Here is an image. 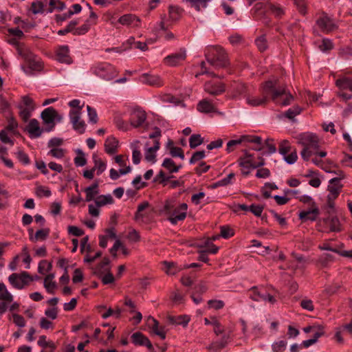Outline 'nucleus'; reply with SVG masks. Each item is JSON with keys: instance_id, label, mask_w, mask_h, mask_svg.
<instances>
[{"instance_id": "obj_5", "label": "nucleus", "mask_w": 352, "mask_h": 352, "mask_svg": "<svg viewBox=\"0 0 352 352\" xmlns=\"http://www.w3.org/2000/svg\"><path fill=\"white\" fill-rule=\"evenodd\" d=\"M91 72L98 77L110 80L113 79L118 74L115 67L108 63H98L92 65Z\"/></svg>"}, {"instance_id": "obj_12", "label": "nucleus", "mask_w": 352, "mask_h": 352, "mask_svg": "<svg viewBox=\"0 0 352 352\" xmlns=\"http://www.w3.org/2000/svg\"><path fill=\"white\" fill-rule=\"evenodd\" d=\"M336 85L339 88L338 96L343 100L347 101L352 98L351 94L346 93L345 91L349 90L352 92V79L348 77H343L336 80Z\"/></svg>"}, {"instance_id": "obj_7", "label": "nucleus", "mask_w": 352, "mask_h": 352, "mask_svg": "<svg viewBox=\"0 0 352 352\" xmlns=\"http://www.w3.org/2000/svg\"><path fill=\"white\" fill-rule=\"evenodd\" d=\"M250 298L257 302H268L274 305L276 300L275 297L267 292L266 289L263 287H253L249 291Z\"/></svg>"}, {"instance_id": "obj_56", "label": "nucleus", "mask_w": 352, "mask_h": 352, "mask_svg": "<svg viewBox=\"0 0 352 352\" xmlns=\"http://www.w3.org/2000/svg\"><path fill=\"white\" fill-rule=\"evenodd\" d=\"M190 321V317L187 315L179 316L171 318V322L176 324L186 326Z\"/></svg>"}, {"instance_id": "obj_13", "label": "nucleus", "mask_w": 352, "mask_h": 352, "mask_svg": "<svg viewBox=\"0 0 352 352\" xmlns=\"http://www.w3.org/2000/svg\"><path fill=\"white\" fill-rule=\"evenodd\" d=\"M160 144L158 140H155L151 142L148 141L145 144L144 157L148 162L152 164L156 162V153L160 149Z\"/></svg>"}, {"instance_id": "obj_39", "label": "nucleus", "mask_w": 352, "mask_h": 352, "mask_svg": "<svg viewBox=\"0 0 352 352\" xmlns=\"http://www.w3.org/2000/svg\"><path fill=\"white\" fill-rule=\"evenodd\" d=\"M92 160L96 164V175L99 176L107 169V163L96 155H93Z\"/></svg>"}, {"instance_id": "obj_20", "label": "nucleus", "mask_w": 352, "mask_h": 352, "mask_svg": "<svg viewBox=\"0 0 352 352\" xmlns=\"http://www.w3.org/2000/svg\"><path fill=\"white\" fill-rule=\"evenodd\" d=\"M118 21L122 25L133 28H140L142 22L138 16L130 13L122 15Z\"/></svg>"}, {"instance_id": "obj_46", "label": "nucleus", "mask_w": 352, "mask_h": 352, "mask_svg": "<svg viewBox=\"0 0 352 352\" xmlns=\"http://www.w3.org/2000/svg\"><path fill=\"white\" fill-rule=\"evenodd\" d=\"M162 166L166 168L170 173H177L181 167V166H176L173 160L170 158L164 159Z\"/></svg>"}, {"instance_id": "obj_28", "label": "nucleus", "mask_w": 352, "mask_h": 352, "mask_svg": "<svg viewBox=\"0 0 352 352\" xmlns=\"http://www.w3.org/2000/svg\"><path fill=\"white\" fill-rule=\"evenodd\" d=\"M241 137L243 142H246L254 144L252 148L253 150L260 151L263 148V145L262 144V140L261 137L252 135H244Z\"/></svg>"}, {"instance_id": "obj_49", "label": "nucleus", "mask_w": 352, "mask_h": 352, "mask_svg": "<svg viewBox=\"0 0 352 352\" xmlns=\"http://www.w3.org/2000/svg\"><path fill=\"white\" fill-rule=\"evenodd\" d=\"M91 26V23L89 20H86L85 23L81 26L76 28V29L74 30V35H83L86 34L90 29Z\"/></svg>"}, {"instance_id": "obj_52", "label": "nucleus", "mask_w": 352, "mask_h": 352, "mask_svg": "<svg viewBox=\"0 0 352 352\" xmlns=\"http://www.w3.org/2000/svg\"><path fill=\"white\" fill-rule=\"evenodd\" d=\"M287 342L285 340H279L274 342L272 344V349L273 352H283L287 347Z\"/></svg>"}, {"instance_id": "obj_62", "label": "nucleus", "mask_w": 352, "mask_h": 352, "mask_svg": "<svg viewBox=\"0 0 352 352\" xmlns=\"http://www.w3.org/2000/svg\"><path fill=\"white\" fill-rule=\"evenodd\" d=\"M19 161L24 165H28L30 163L28 155L21 150H19L16 153Z\"/></svg>"}, {"instance_id": "obj_40", "label": "nucleus", "mask_w": 352, "mask_h": 352, "mask_svg": "<svg viewBox=\"0 0 352 352\" xmlns=\"http://www.w3.org/2000/svg\"><path fill=\"white\" fill-rule=\"evenodd\" d=\"M317 328L318 330L314 333L313 338L306 340L302 342V344L304 347L308 348L315 344L318 341V338L324 334L323 328L322 327L318 326Z\"/></svg>"}, {"instance_id": "obj_58", "label": "nucleus", "mask_w": 352, "mask_h": 352, "mask_svg": "<svg viewBox=\"0 0 352 352\" xmlns=\"http://www.w3.org/2000/svg\"><path fill=\"white\" fill-rule=\"evenodd\" d=\"M12 318L13 322L15 324V325L20 328L24 327L26 324L25 318L22 316H21L18 314H15V313L12 314Z\"/></svg>"}, {"instance_id": "obj_2", "label": "nucleus", "mask_w": 352, "mask_h": 352, "mask_svg": "<svg viewBox=\"0 0 352 352\" xmlns=\"http://www.w3.org/2000/svg\"><path fill=\"white\" fill-rule=\"evenodd\" d=\"M298 142L303 146L300 152L304 161H309L316 166L324 168L322 158L327 156V152L320 149V140L312 133L307 132L298 135Z\"/></svg>"}, {"instance_id": "obj_38", "label": "nucleus", "mask_w": 352, "mask_h": 352, "mask_svg": "<svg viewBox=\"0 0 352 352\" xmlns=\"http://www.w3.org/2000/svg\"><path fill=\"white\" fill-rule=\"evenodd\" d=\"M13 295L8 291L6 285L0 283V301L1 303H6V302H12Z\"/></svg>"}, {"instance_id": "obj_37", "label": "nucleus", "mask_w": 352, "mask_h": 352, "mask_svg": "<svg viewBox=\"0 0 352 352\" xmlns=\"http://www.w3.org/2000/svg\"><path fill=\"white\" fill-rule=\"evenodd\" d=\"M197 110L202 113H210L215 111V107L210 101L203 99L198 103Z\"/></svg>"}, {"instance_id": "obj_15", "label": "nucleus", "mask_w": 352, "mask_h": 352, "mask_svg": "<svg viewBox=\"0 0 352 352\" xmlns=\"http://www.w3.org/2000/svg\"><path fill=\"white\" fill-rule=\"evenodd\" d=\"M55 58L60 63L70 65L73 63L72 58L70 56L69 48L67 45H60L55 51Z\"/></svg>"}, {"instance_id": "obj_48", "label": "nucleus", "mask_w": 352, "mask_h": 352, "mask_svg": "<svg viewBox=\"0 0 352 352\" xmlns=\"http://www.w3.org/2000/svg\"><path fill=\"white\" fill-rule=\"evenodd\" d=\"M328 224L332 232H339L341 230L340 222L337 217H332L328 220Z\"/></svg>"}, {"instance_id": "obj_59", "label": "nucleus", "mask_w": 352, "mask_h": 352, "mask_svg": "<svg viewBox=\"0 0 352 352\" xmlns=\"http://www.w3.org/2000/svg\"><path fill=\"white\" fill-rule=\"evenodd\" d=\"M87 111L89 122L92 124H96L98 122V115L96 111L89 105L87 106Z\"/></svg>"}, {"instance_id": "obj_1", "label": "nucleus", "mask_w": 352, "mask_h": 352, "mask_svg": "<svg viewBox=\"0 0 352 352\" xmlns=\"http://www.w3.org/2000/svg\"><path fill=\"white\" fill-rule=\"evenodd\" d=\"M271 95L272 100L277 104L287 106L291 103L293 97L285 87H280L277 80L267 81L262 87V96H257L248 94L245 95L246 103L252 107L264 105L267 97Z\"/></svg>"}, {"instance_id": "obj_16", "label": "nucleus", "mask_w": 352, "mask_h": 352, "mask_svg": "<svg viewBox=\"0 0 352 352\" xmlns=\"http://www.w3.org/2000/svg\"><path fill=\"white\" fill-rule=\"evenodd\" d=\"M334 173L337 174L339 177H334L329 180L327 190L329 194L339 196L342 188L340 180L344 177V174L342 170H338V173L334 172Z\"/></svg>"}, {"instance_id": "obj_22", "label": "nucleus", "mask_w": 352, "mask_h": 352, "mask_svg": "<svg viewBox=\"0 0 352 352\" xmlns=\"http://www.w3.org/2000/svg\"><path fill=\"white\" fill-rule=\"evenodd\" d=\"M224 85L215 80L208 81L204 85V91L212 96L220 95L225 91Z\"/></svg>"}, {"instance_id": "obj_17", "label": "nucleus", "mask_w": 352, "mask_h": 352, "mask_svg": "<svg viewBox=\"0 0 352 352\" xmlns=\"http://www.w3.org/2000/svg\"><path fill=\"white\" fill-rule=\"evenodd\" d=\"M186 58V51L181 49L179 52L166 56L164 62L170 67H175L181 64Z\"/></svg>"}, {"instance_id": "obj_26", "label": "nucleus", "mask_w": 352, "mask_h": 352, "mask_svg": "<svg viewBox=\"0 0 352 352\" xmlns=\"http://www.w3.org/2000/svg\"><path fill=\"white\" fill-rule=\"evenodd\" d=\"M132 342L135 345L145 346L148 349H153V345L148 338L140 332H135L131 336Z\"/></svg>"}, {"instance_id": "obj_44", "label": "nucleus", "mask_w": 352, "mask_h": 352, "mask_svg": "<svg viewBox=\"0 0 352 352\" xmlns=\"http://www.w3.org/2000/svg\"><path fill=\"white\" fill-rule=\"evenodd\" d=\"M150 328L152 329L153 333L158 336L162 340L166 338V333L165 327L160 326L157 320L152 324Z\"/></svg>"}, {"instance_id": "obj_61", "label": "nucleus", "mask_w": 352, "mask_h": 352, "mask_svg": "<svg viewBox=\"0 0 352 352\" xmlns=\"http://www.w3.org/2000/svg\"><path fill=\"white\" fill-rule=\"evenodd\" d=\"M208 305L209 309L219 310L222 309L224 307L225 304L224 302L221 300H210L208 302Z\"/></svg>"}, {"instance_id": "obj_36", "label": "nucleus", "mask_w": 352, "mask_h": 352, "mask_svg": "<svg viewBox=\"0 0 352 352\" xmlns=\"http://www.w3.org/2000/svg\"><path fill=\"white\" fill-rule=\"evenodd\" d=\"M149 204L148 201H144L138 206L137 212L135 215L136 221H143L144 218L147 216L146 210L148 208Z\"/></svg>"}, {"instance_id": "obj_21", "label": "nucleus", "mask_w": 352, "mask_h": 352, "mask_svg": "<svg viewBox=\"0 0 352 352\" xmlns=\"http://www.w3.org/2000/svg\"><path fill=\"white\" fill-rule=\"evenodd\" d=\"M138 80L142 84L150 86L160 87L163 85V81L160 76L150 73L141 74L138 78Z\"/></svg>"}, {"instance_id": "obj_64", "label": "nucleus", "mask_w": 352, "mask_h": 352, "mask_svg": "<svg viewBox=\"0 0 352 352\" xmlns=\"http://www.w3.org/2000/svg\"><path fill=\"white\" fill-rule=\"evenodd\" d=\"M302 109L300 107L296 106L293 107L292 108L289 109L285 112V116L288 118L289 119H293L295 116L300 114Z\"/></svg>"}, {"instance_id": "obj_4", "label": "nucleus", "mask_w": 352, "mask_h": 352, "mask_svg": "<svg viewBox=\"0 0 352 352\" xmlns=\"http://www.w3.org/2000/svg\"><path fill=\"white\" fill-rule=\"evenodd\" d=\"M264 164L265 160L263 157H258V160H256L255 157L247 151L239 160V165L241 168V173L244 175H248L252 169L262 166Z\"/></svg>"}, {"instance_id": "obj_34", "label": "nucleus", "mask_w": 352, "mask_h": 352, "mask_svg": "<svg viewBox=\"0 0 352 352\" xmlns=\"http://www.w3.org/2000/svg\"><path fill=\"white\" fill-rule=\"evenodd\" d=\"M120 250L122 253L127 256L129 254V250L119 240L116 239L113 247L109 250L110 253L113 257H116L118 250Z\"/></svg>"}, {"instance_id": "obj_53", "label": "nucleus", "mask_w": 352, "mask_h": 352, "mask_svg": "<svg viewBox=\"0 0 352 352\" xmlns=\"http://www.w3.org/2000/svg\"><path fill=\"white\" fill-rule=\"evenodd\" d=\"M234 230L228 226H221L220 228V236L224 239H229L234 236Z\"/></svg>"}, {"instance_id": "obj_55", "label": "nucleus", "mask_w": 352, "mask_h": 352, "mask_svg": "<svg viewBox=\"0 0 352 352\" xmlns=\"http://www.w3.org/2000/svg\"><path fill=\"white\" fill-rule=\"evenodd\" d=\"M65 151L62 148H52L47 153V155H50L57 159H61L65 155Z\"/></svg>"}, {"instance_id": "obj_51", "label": "nucleus", "mask_w": 352, "mask_h": 352, "mask_svg": "<svg viewBox=\"0 0 352 352\" xmlns=\"http://www.w3.org/2000/svg\"><path fill=\"white\" fill-rule=\"evenodd\" d=\"M52 264L46 260H42L39 262L38 266V272L41 274H45L52 269Z\"/></svg>"}, {"instance_id": "obj_6", "label": "nucleus", "mask_w": 352, "mask_h": 352, "mask_svg": "<svg viewBox=\"0 0 352 352\" xmlns=\"http://www.w3.org/2000/svg\"><path fill=\"white\" fill-rule=\"evenodd\" d=\"M33 280L34 278L27 272L13 273L8 276L10 284L19 290L24 289Z\"/></svg>"}, {"instance_id": "obj_63", "label": "nucleus", "mask_w": 352, "mask_h": 352, "mask_svg": "<svg viewBox=\"0 0 352 352\" xmlns=\"http://www.w3.org/2000/svg\"><path fill=\"white\" fill-rule=\"evenodd\" d=\"M78 155L74 158V163L77 166H83L87 164V159L82 151L78 150Z\"/></svg>"}, {"instance_id": "obj_14", "label": "nucleus", "mask_w": 352, "mask_h": 352, "mask_svg": "<svg viewBox=\"0 0 352 352\" xmlns=\"http://www.w3.org/2000/svg\"><path fill=\"white\" fill-rule=\"evenodd\" d=\"M41 118L45 124L50 125L52 129L55 121L60 122L63 120V116L59 115L54 108L48 107L41 113Z\"/></svg>"}, {"instance_id": "obj_35", "label": "nucleus", "mask_w": 352, "mask_h": 352, "mask_svg": "<svg viewBox=\"0 0 352 352\" xmlns=\"http://www.w3.org/2000/svg\"><path fill=\"white\" fill-rule=\"evenodd\" d=\"M33 230H30V239L32 241H44L45 240L50 234V230L48 228H43L38 230L36 232L35 234L32 236Z\"/></svg>"}, {"instance_id": "obj_45", "label": "nucleus", "mask_w": 352, "mask_h": 352, "mask_svg": "<svg viewBox=\"0 0 352 352\" xmlns=\"http://www.w3.org/2000/svg\"><path fill=\"white\" fill-rule=\"evenodd\" d=\"M223 50L219 46H208L205 51V56L206 57L207 60L208 61V58L216 57L218 54L221 53Z\"/></svg>"}, {"instance_id": "obj_54", "label": "nucleus", "mask_w": 352, "mask_h": 352, "mask_svg": "<svg viewBox=\"0 0 352 352\" xmlns=\"http://www.w3.org/2000/svg\"><path fill=\"white\" fill-rule=\"evenodd\" d=\"M203 143V138L199 134H193L189 139L190 146L195 148Z\"/></svg>"}, {"instance_id": "obj_23", "label": "nucleus", "mask_w": 352, "mask_h": 352, "mask_svg": "<svg viewBox=\"0 0 352 352\" xmlns=\"http://www.w3.org/2000/svg\"><path fill=\"white\" fill-rule=\"evenodd\" d=\"M316 25L323 32H329L336 27L333 19L325 14H323L317 19Z\"/></svg>"}, {"instance_id": "obj_18", "label": "nucleus", "mask_w": 352, "mask_h": 352, "mask_svg": "<svg viewBox=\"0 0 352 352\" xmlns=\"http://www.w3.org/2000/svg\"><path fill=\"white\" fill-rule=\"evenodd\" d=\"M27 66H21V69L24 73L28 76H32L35 72H40L43 67V65L41 59L35 56L32 60L26 62Z\"/></svg>"}, {"instance_id": "obj_43", "label": "nucleus", "mask_w": 352, "mask_h": 352, "mask_svg": "<svg viewBox=\"0 0 352 352\" xmlns=\"http://www.w3.org/2000/svg\"><path fill=\"white\" fill-rule=\"evenodd\" d=\"M163 265H164L163 270L168 275H175L182 270V267H178L174 263L164 261Z\"/></svg>"}, {"instance_id": "obj_29", "label": "nucleus", "mask_w": 352, "mask_h": 352, "mask_svg": "<svg viewBox=\"0 0 352 352\" xmlns=\"http://www.w3.org/2000/svg\"><path fill=\"white\" fill-rule=\"evenodd\" d=\"M85 192L86 194V201L89 202L93 200L95 201V199L98 196L99 194L98 182L96 181L91 186L87 187L85 189Z\"/></svg>"}, {"instance_id": "obj_9", "label": "nucleus", "mask_w": 352, "mask_h": 352, "mask_svg": "<svg viewBox=\"0 0 352 352\" xmlns=\"http://www.w3.org/2000/svg\"><path fill=\"white\" fill-rule=\"evenodd\" d=\"M115 162L120 167L119 170L111 168L109 170V177L112 180L118 179L120 176L125 175L131 171V167L126 164L124 157L118 155L114 157Z\"/></svg>"}, {"instance_id": "obj_47", "label": "nucleus", "mask_w": 352, "mask_h": 352, "mask_svg": "<svg viewBox=\"0 0 352 352\" xmlns=\"http://www.w3.org/2000/svg\"><path fill=\"white\" fill-rule=\"evenodd\" d=\"M182 12V11L179 7L170 6L168 10L170 20L173 21L178 20L181 16Z\"/></svg>"}, {"instance_id": "obj_24", "label": "nucleus", "mask_w": 352, "mask_h": 352, "mask_svg": "<svg viewBox=\"0 0 352 352\" xmlns=\"http://www.w3.org/2000/svg\"><path fill=\"white\" fill-rule=\"evenodd\" d=\"M320 214V210L317 205L311 206L308 210H302L298 214L299 219L302 221H314Z\"/></svg>"}, {"instance_id": "obj_10", "label": "nucleus", "mask_w": 352, "mask_h": 352, "mask_svg": "<svg viewBox=\"0 0 352 352\" xmlns=\"http://www.w3.org/2000/svg\"><path fill=\"white\" fill-rule=\"evenodd\" d=\"M19 115L22 120L27 121L35 109L33 100L28 96H24L21 98V102L19 105Z\"/></svg>"}, {"instance_id": "obj_11", "label": "nucleus", "mask_w": 352, "mask_h": 352, "mask_svg": "<svg viewBox=\"0 0 352 352\" xmlns=\"http://www.w3.org/2000/svg\"><path fill=\"white\" fill-rule=\"evenodd\" d=\"M69 118L73 129L80 134L84 133L87 125L85 122L82 119V112H79L77 110H70L69 112Z\"/></svg>"}, {"instance_id": "obj_33", "label": "nucleus", "mask_w": 352, "mask_h": 352, "mask_svg": "<svg viewBox=\"0 0 352 352\" xmlns=\"http://www.w3.org/2000/svg\"><path fill=\"white\" fill-rule=\"evenodd\" d=\"M140 141L135 140L131 144V148L132 149V160L135 164H138L142 159V154L140 148Z\"/></svg>"}, {"instance_id": "obj_27", "label": "nucleus", "mask_w": 352, "mask_h": 352, "mask_svg": "<svg viewBox=\"0 0 352 352\" xmlns=\"http://www.w3.org/2000/svg\"><path fill=\"white\" fill-rule=\"evenodd\" d=\"M208 63L215 68H221L228 65L227 55L225 52L218 54L216 57L208 58Z\"/></svg>"}, {"instance_id": "obj_3", "label": "nucleus", "mask_w": 352, "mask_h": 352, "mask_svg": "<svg viewBox=\"0 0 352 352\" xmlns=\"http://www.w3.org/2000/svg\"><path fill=\"white\" fill-rule=\"evenodd\" d=\"M187 210L188 205L185 203L177 204L174 200H168L164 204V211L168 215V219L173 225L184 220Z\"/></svg>"}, {"instance_id": "obj_32", "label": "nucleus", "mask_w": 352, "mask_h": 352, "mask_svg": "<svg viewBox=\"0 0 352 352\" xmlns=\"http://www.w3.org/2000/svg\"><path fill=\"white\" fill-rule=\"evenodd\" d=\"M55 274L53 273L47 275L44 279V287L46 291L50 294H53L57 288V284L54 280Z\"/></svg>"}, {"instance_id": "obj_19", "label": "nucleus", "mask_w": 352, "mask_h": 352, "mask_svg": "<svg viewBox=\"0 0 352 352\" xmlns=\"http://www.w3.org/2000/svg\"><path fill=\"white\" fill-rule=\"evenodd\" d=\"M146 118V116L145 111L140 108H136L131 111L129 122L131 126L138 128L142 125Z\"/></svg>"}, {"instance_id": "obj_41", "label": "nucleus", "mask_w": 352, "mask_h": 352, "mask_svg": "<svg viewBox=\"0 0 352 352\" xmlns=\"http://www.w3.org/2000/svg\"><path fill=\"white\" fill-rule=\"evenodd\" d=\"M247 88L245 85L241 82H234L231 85V91L232 93V97L236 98L243 94L246 92Z\"/></svg>"}, {"instance_id": "obj_60", "label": "nucleus", "mask_w": 352, "mask_h": 352, "mask_svg": "<svg viewBox=\"0 0 352 352\" xmlns=\"http://www.w3.org/2000/svg\"><path fill=\"white\" fill-rule=\"evenodd\" d=\"M84 104V102H81V101L78 99H74L68 103V105L71 107L70 110H77L79 112H82Z\"/></svg>"}, {"instance_id": "obj_30", "label": "nucleus", "mask_w": 352, "mask_h": 352, "mask_svg": "<svg viewBox=\"0 0 352 352\" xmlns=\"http://www.w3.org/2000/svg\"><path fill=\"white\" fill-rule=\"evenodd\" d=\"M118 141L114 137H108L104 142V150L109 155L117 152Z\"/></svg>"}, {"instance_id": "obj_57", "label": "nucleus", "mask_w": 352, "mask_h": 352, "mask_svg": "<svg viewBox=\"0 0 352 352\" xmlns=\"http://www.w3.org/2000/svg\"><path fill=\"white\" fill-rule=\"evenodd\" d=\"M50 6L51 8L49 12H52L54 10H63L65 8V4L60 0H50Z\"/></svg>"}, {"instance_id": "obj_8", "label": "nucleus", "mask_w": 352, "mask_h": 352, "mask_svg": "<svg viewBox=\"0 0 352 352\" xmlns=\"http://www.w3.org/2000/svg\"><path fill=\"white\" fill-rule=\"evenodd\" d=\"M278 152L288 164H294L298 160L296 150L292 147L287 140H285L280 142Z\"/></svg>"}, {"instance_id": "obj_42", "label": "nucleus", "mask_w": 352, "mask_h": 352, "mask_svg": "<svg viewBox=\"0 0 352 352\" xmlns=\"http://www.w3.org/2000/svg\"><path fill=\"white\" fill-rule=\"evenodd\" d=\"M95 204L99 207L104 206L107 204H111L113 202V199L110 194L98 195L95 199Z\"/></svg>"}, {"instance_id": "obj_31", "label": "nucleus", "mask_w": 352, "mask_h": 352, "mask_svg": "<svg viewBox=\"0 0 352 352\" xmlns=\"http://www.w3.org/2000/svg\"><path fill=\"white\" fill-rule=\"evenodd\" d=\"M17 52L21 58L25 61V63L30 60H32V58L36 56L26 45L23 44L17 45Z\"/></svg>"}, {"instance_id": "obj_25", "label": "nucleus", "mask_w": 352, "mask_h": 352, "mask_svg": "<svg viewBox=\"0 0 352 352\" xmlns=\"http://www.w3.org/2000/svg\"><path fill=\"white\" fill-rule=\"evenodd\" d=\"M26 130L31 138H37L43 133V129L40 127L37 120L32 119L26 126Z\"/></svg>"}, {"instance_id": "obj_50", "label": "nucleus", "mask_w": 352, "mask_h": 352, "mask_svg": "<svg viewBox=\"0 0 352 352\" xmlns=\"http://www.w3.org/2000/svg\"><path fill=\"white\" fill-rule=\"evenodd\" d=\"M36 195L39 197H49L51 196L52 192L48 187L43 186H38L36 188Z\"/></svg>"}]
</instances>
